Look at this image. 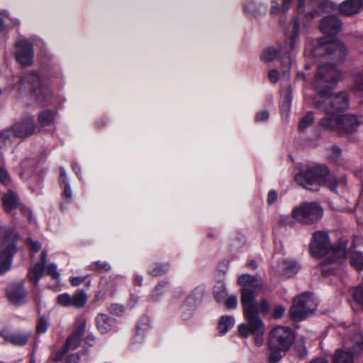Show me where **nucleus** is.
Listing matches in <instances>:
<instances>
[{
	"instance_id": "39",
	"label": "nucleus",
	"mask_w": 363,
	"mask_h": 363,
	"mask_svg": "<svg viewBox=\"0 0 363 363\" xmlns=\"http://www.w3.org/2000/svg\"><path fill=\"white\" fill-rule=\"evenodd\" d=\"M313 121V116L311 112H308L306 115L303 117L299 122V128L301 130L306 129L308 127Z\"/></svg>"
},
{
	"instance_id": "48",
	"label": "nucleus",
	"mask_w": 363,
	"mask_h": 363,
	"mask_svg": "<svg viewBox=\"0 0 363 363\" xmlns=\"http://www.w3.org/2000/svg\"><path fill=\"white\" fill-rule=\"evenodd\" d=\"M48 328V324L45 318L43 316L39 318L38 322L36 325V330L38 333H45Z\"/></svg>"
},
{
	"instance_id": "62",
	"label": "nucleus",
	"mask_w": 363,
	"mask_h": 363,
	"mask_svg": "<svg viewBox=\"0 0 363 363\" xmlns=\"http://www.w3.org/2000/svg\"><path fill=\"white\" fill-rule=\"evenodd\" d=\"M306 0H298V5L297 6V11L298 13H302L304 12L305 7H304V3Z\"/></svg>"
},
{
	"instance_id": "12",
	"label": "nucleus",
	"mask_w": 363,
	"mask_h": 363,
	"mask_svg": "<svg viewBox=\"0 0 363 363\" xmlns=\"http://www.w3.org/2000/svg\"><path fill=\"white\" fill-rule=\"evenodd\" d=\"M48 253L45 250L41 252V263H36L34 267L30 269L28 276L31 282L34 285H37L39 280L43 275L44 270H46V273L52 276L54 279H58L60 274L57 272V265L54 263H51L45 267L47 262Z\"/></svg>"
},
{
	"instance_id": "10",
	"label": "nucleus",
	"mask_w": 363,
	"mask_h": 363,
	"mask_svg": "<svg viewBox=\"0 0 363 363\" xmlns=\"http://www.w3.org/2000/svg\"><path fill=\"white\" fill-rule=\"evenodd\" d=\"M315 309L316 303L313 295L309 292H304L294 298L290 313L294 320L300 321L313 314Z\"/></svg>"
},
{
	"instance_id": "46",
	"label": "nucleus",
	"mask_w": 363,
	"mask_h": 363,
	"mask_svg": "<svg viewBox=\"0 0 363 363\" xmlns=\"http://www.w3.org/2000/svg\"><path fill=\"white\" fill-rule=\"evenodd\" d=\"M86 320L84 318L78 320V325L72 335L82 337L85 332Z\"/></svg>"
},
{
	"instance_id": "29",
	"label": "nucleus",
	"mask_w": 363,
	"mask_h": 363,
	"mask_svg": "<svg viewBox=\"0 0 363 363\" xmlns=\"http://www.w3.org/2000/svg\"><path fill=\"white\" fill-rule=\"evenodd\" d=\"M16 138L12 126L0 131V147H6L11 144L13 138Z\"/></svg>"
},
{
	"instance_id": "63",
	"label": "nucleus",
	"mask_w": 363,
	"mask_h": 363,
	"mask_svg": "<svg viewBox=\"0 0 363 363\" xmlns=\"http://www.w3.org/2000/svg\"><path fill=\"white\" fill-rule=\"evenodd\" d=\"M298 347H300V350H301V351H300L298 353V356L301 358H305L308 355V352L306 350L305 346L303 345H299Z\"/></svg>"
},
{
	"instance_id": "44",
	"label": "nucleus",
	"mask_w": 363,
	"mask_h": 363,
	"mask_svg": "<svg viewBox=\"0 0 363 363\" xmlns=\"http://www.w3.org/2000/svg\"><path fill=\"white\" fill-rule=\"evenodd\" d=\"M269 303L267 299H262L260 302H257V314H267L269 311Z\"/></svg>"
},
{
	"instance_id": "54",
	"label": "nucleus",
	"mask_w": 363,
	"mask_h": 363,
	"mask_svg": "<svg viewBox=\"0 0 363 363\" xmlns=\"http://www.w3.org/2000/svg\"><path fill=\"white\" fill-rule=\"evenodd\" d=\"M269 79L272 83H276L279 78V73L277 69H271L268 73Z\"/></svg>"
},
{
	"instance_id": "59",
	"label": "nucleus",
	"mask_w": 363,
	"mask_h": 363,
	"mask_svg": "<svg viewBox=\"0 0 363 363\" xmlns=\"http://www.w3.org/2000/svg\"><path fill=\"white\" fill-rule=\"evenodd\" d=\"M67 178L66 172L64 167L60 168V185H62L65 183H67Z\"/></svg>"
},
{
	"instance_id": "7",
	"label": "nucleus",
	"mask_w": 363,
	"mask_h": 363,
	"mask_svg": "<svg viewBox=\"0 0 363 363\" xmlns=\"http://www.w3.org/2000/svg\"><path fill=\"white\" fill-rule=\"evenodd\" d=\"M18 239L19 235L15 230L0 225V274L10 269Z\"/></svg>"
},
{
	"instance_id": "37",
	"label": "nucleus",
	"mask_w": 363,
	"mask_h": 363,
	"mask_svg": "<svg viewBox=\"0 0 363 363\" xmlns=\"http://www.w3.org/2000/svg\"><path fill=\"white\" fill-rule=\"evenodd\" d=\"M87 269L91 270H100L103 269L104 271H109L111 269V267L109 263L106 262L102 261H96L92 264L87 266Z\"/></svg>"
},
{
	"instance_id": "16",
	"label": "nucleus",
	"mask_w": 363,
	"mask_h": 363,
	"mask_svg": "<svg viewBox=\"0 0 363 363\" xmlns=\"http://www.w3.org/2000/svg\"><path fill=\"white\" fill-rule=\"evenodd\" d=\"M16 138H27L34 134L35 123L33 116H28L14 123L12 125Z\"/></svg>"
},
{
	"instance_id": "35",
	"label": "nucleus",
	"mask_w": 363,
	"mask_h": 363,
	"mask_svg": "<svg viewBox=\"0 0 363 363\" xmlns=\"http://www.w3.org/2000/svg\"><path fill=\"white\" fill-rule=\"evenodd\" d=\"M351 294L354 301L363 308V284L354 287Z\"/></svg>"
},
{
	"instance_id": "61",
	"label": "nucleus",
	"mask_w": 363,
	"mask_h": 363,
	"mask_svg": "<svg viewBox=\"0 0 363 363\" xmlns=\"http://www.w3.org/2000/svg\"><path fill=\"white\" fill-rule=\"evenodd\" d=\"M308 363H329L328 359L323 357H318L311 359Z\"/></svg>"
},
{
	"instance_id": "30",
	"label": "nucleus",
	"mask_w": 363,
	"mask_h": 363,
	"mask_svg": "<svg viewBox=\"0 0 363 363\" xmlns=\"http://www.w3.org/2000/svg\"><path fill=\"white\" fill-rule=\"evenodd\" d=\"M282 269L284 275L291 277L299 271L300 267L294 260L284 259L282 262Z\"/></svg>"
},
{
	"instance_id": "64",
	"label": "nucleus",
	"mask_w": 363,
	"mask_h": 363,
	"mask_svg": "<svg viewBox=\"0 0 363 363\" xmlns=\"http://www.w3.org/2000/svg\"><path fill=\"white\" fill-rule=\"evenodd\" d=\"M143 281V278L142 276L140 275H136L135 277V283L139 286H140L142 284Z\"/></svg>"
},
{
	"instance_id": "9",
	"label": "nucleus",
	"mask_w": 363,
	"mask_h": 363,
	"mask_svg": "<svg viewBox=\"0 0 363 363\" xmlns=\"http://www.w3.org/2000/svg\"><path fill=\"white\" fill-rule=\"evenodd\" d=\"M323 214V208L317 202H303L294 207L291 215L299 223L312 225L319 221Z\"/></svg>"
},
{
	"instance_id": "23",
	"label": "nucleus",
	"mask_w": 363,
	"mask_h": 363,
	"mask_svg": "<svg viewBox=\"0 0 363 363\" xmlns=\"http://www.w3.org/2000/svg\"><path fill=\"white\" fill-rule=\"evenodd\" d=\"M96 324L101 333H106L111 330L115 325V320L105 314H100L96 317Z\"/></svg>"
},
{
	"instance_id": "32",
	"label": "nucleus",
	"mask_w": 363,
	"mask_h": 363,
	"mask_svg": "<svg viewBox=\"0 0 363 363\" xmlns=\"http://www.w3.org/2000/svg\"><path fill=\"white\" fill-rule=\"evenodd\" d=\"M170 266L167 264H155L149 270V274L151 276L157 277L162 276L169 272Z\"/></svg>"
},
{
	"instance_id": "22",
	"label": "nucleus",
	"mask_w": 363,
	"mask_h": 363,
	"mask_svg": "<svg viewBox=\"0 0 363 363\" xmlns=\"http://www.w3.org/2000/svg\"><path fill=\"white\" fill-rule=\"evenodd\" d=\"M244 9L246 13L251 14L255 18H258L266 11L267 5L261 2L257 3L254 0H247Z\"/></svg>"
},
{
	"instance_id": "58",
	"label": "nucleus",
	"mask_w": 363,
	"mask_h": 363,
	"mask_svg": "<svg viewBox=\"0 0 363 363\" xmlns=\"http://www.w3.org/2000/svg\"><path fill=\"white\" fill-rule=\"evenodd\" d=\"M67 360L69 363H79V357L77 353L70 354L68 355Z\"/></svg>"
},
{
	"instance_id": "5",
	"label": "nucleus",
	"mask_w": 363,
	"mask_h": 363,
	"mask_svg": "<svg viewBox=\"0 0 363 363\" xmlns=\"http://www.w3.org/2000/svg\"><path fill=\"white\" fill-rule=\"evenodd\" d=\"M14 88L20 93L30 92L41 102L47 105L51 103L52 94L44 77L36 72H30L19 79Z\"/></svg>"
},
{
	"instance_id": "2",
	"label": "nucleus",
	"mask_w": 363,
	"mask_h": 363,
	"mask_svg": "<svg viewBox=\"0 0 363 363\" xmlns=\"http://www.w3.org/2000/svg\"><path fill=\"white\" fill-rule=\"evenodd\" d=\"M340 78V74L333 63H322L319 65L313 81V86L317 92L314 102L319 109L326 113L330 111H344L349 108V95L345 91L330 94Z\"/></svg>"
},
{
	"instance_id": "34",
	"label": "nucleus",
	"mask_w": 363,
	"mask_h": 363,
	"mask_svg": "<svg viewBox=\"0 0 363 363\" xmlns=\"http://www.w3.org/2000/svg\"><path fill=\"white\" fill-rule=\"evenodd\" d=\"M281 64L283 68V76L288 78L291 69V60L288 52H284L281 55Z\"/></svg>"
},
{
	"instance_id": "55",
	"label": "nucleus",
	"mask_w": 363,
	"mask_h": 363,
	"mask_svg": "<svg viewBox=\"0 0 363 363\" xmlns=\"http://www.w3.org/2000/svg\"><path fill=\"white\" fill-rule=\"evenodd\" d=\"M277 199V193L274 190H271L267 196V201L269 204H273Z\"/></svg>"
},
{
	"instance_id": "52",
	"label": "nucleus",
	"mask_w": 363,
	"mask_h": 363,
	"mask_svg": "<svg viewBox=\"0 0 363 363\" xmlns=\"http://www.w3.org/2000/svg\"><path fill=\"white\" fill-rule=\"evenodd\" d=\"M9 18V13L6 11L0 12V33L5 30V21Z\"/></svg>"
},
{
	"instance_id": "14",
	"label": "nucleus",
	"mask_w": 363,
	"mask_h": 363,
	"mask_svg": "<svg viewBox=\"0 0 363 363\" xmlns=\"http://www.w3.org/2000/svg\"><path fill=\"white\" fill-rule=\"evenodd\" d=\"M1 200L4 208L6 213L13 214L14 211L19 209L21 212L25 216H26L29 220H31V211L28 208L21 205L19 199L15 192L9 190L6 194H4Z\"/></svg>"
},
{
	"instance_id": "21",
	"label": "nucleus",
	"mask_w": 363,
	"mask_h": 363,
	"mask_svg": "<svg viewBox=\"0 0 363 363\" xmlns=\"http://www.w3.org/2000/svg\"><path fill=\"white\" fill-rule=\"evenodd\" d=\"M362 5L359 0H345L339 5L340 12L345 16H352L359 13Z\"/></svg>"
},
{
	"instance_id": "60",
	"label": "nucleus",
	"mask_w": 363,
	"mask_h": 363,
	"mask_svg": "<svg viewBox=\"0 0 363 363\" xmlns=\"http://www.w3.org/2000/svg\"><path fill=\"white\" fill-rule=\"evenodd\" d=\"M292 0H283V4L281 5V11L284 13H286L290 8Z\"/></svg>"
},
{
	"instance_id": "1",
	"label": "nucleus",
	"mask_w": 363,
	"mask_h": 363,
	"mask_svg": "<svg viewBox=\"0 0 363 363\" xmlns=\"http://www.w3.org/2000/svg\"><path fill=\"white\" fill-rule=\"evenodd\" d=\"M238 283L242 286L241 303L247 320L238 326V333L244 338L252 335L256 345L260 347L264 342L265 325L257 314L256 298L262 287V279L245 274L238 277Z\"/></svg>"
},
{
	"instance_id": "56",
	"label": "nucleus",
	"mask_w": 363,
	"mask_h": 363,
	"mask_svg": "<svg viewBox=\"0 0 363 363\" xmlns=\"http://www.w3.org/2000/svg\"><path fill=\"white\" fill-rule=\"evenodd\" d=\"M85 279L86 277H74L70 278V282L73 286H76L81 284Z\"/></svg>"
},
{
	"instance_id": "17",
	"label": "nucleus",
	"mask_w": 363,
	"mask_h": 363,
	"mask_svg": "<svg viewBox=\"0 0 363 363\" xmlns=\"http://www.w3.org/2000/svg\"><path fill=\"white\" fill-rule=\"evenodd\" d=\"M32 336L30 331L14 333L9 328H4L0 330V337L7 343L16 346L25 345Z\"/></svg>"
},
{
	"instance_id": "24",
	"label": "nucleus",
	"mask_w": 363,
	"mask_h": 363,
	"mask_svg": "<svg viewBox=\"0 0 363 363\" xmlns=\"http://www.w3.org/2000/svg\"><path fill=\"white\" fill-rule=\"evenodd\" d=\"M347 256H350V262L352 266L359 271L363 269V253L360 252H351L346 249L345 257L340 259H336V262L344 260Z\"/></svg>"
},
{
	"instance_id": "41",
	"label": "nucleus",
	"mask_w": 363,
	"mask_h": 363,
	"mask_svg": "<svg viewBox=\"0 0 363 363\" xmlns=\"http://www.w3.org/2000/svg\"><path fill=\"white\" fill-rule=\"evenodd\" d=\"M352 89L355 91H363V75L356 74L353 76Z\"/></svg>"
},
{
	"instance_id": "27",
	"label": "nucleus",
	"mask_w": 363,
	"mask_h": 363,
	"mask_svg": "<svg viewBox=\"0 0 363 363\" xmlns=\"http://www.w3.org/2000/svg\"><path fill=\"white\" fill-rule=\"evenodd\" d=\"M235 320L233 316L223 315L218 323V330L221 334L227 333L235 325Z\"/></svg>"
},
{
	"instance_id": "51",
	"label": "nucleus",
	"mask_w": 363,
	"mask_h": 363,
	"mask_svg": "<svg viewBox=\"0 0 363 363\" xmlns=\"http://www.w3.org/2000/svg\"><path fill=\"white\" fill-rule=\"evenodd\" d=\"M110 313L114 315H121L123 312V306L120 304H112L108 308Z\"/></svg>"
},
{
	"instance_id": "18",
	"label": "nucleus",
	"mask_w": 363,
	"mask_h": 363,
	"mask_svg": "<svg viewBox=\"0 0 363 363\" xmlns=\"http://www.w3.org/2000/svg\"><path fill=\"white\" fill-rule=\"evenodd\" d=\"M6 295L10 302L20 305L25 302L26 290L21 282L11 284L6 288Z\"/></svg>"
},
{
	"instance_id": "8",
	"label": "nucleus",
	"mask_w": 363,
	"mask_h": 363,
	"mask_svg": "<svg viewBox=\"0 0 363 363\" xmlns=\"http://www.w3.org/2000/svg\"><path fill=\"white\" fill-rule=\"evenodd\" d=\"M360 122L354 114H330L321 118L319 125L322 128L340 134H350L358 130Z\"/></svg>"
},
{
	"instance_id": "57",
	"label": "nucleus",
	"mask_w": 363,
	"mask_h": 363,
	"mask_svg": "<svg viewBox=\"0 0 363 363\" xmlns=\"http://www.w3.org/2000/svg\"><path fill=\"white\" fill-rule=\"evenodd\" d=\"M9 180V178L7 172L0 168V182L6 184Z\"/></svg>"
},
{
	"instance_id": "42",
	"label": "nucleus",
	"mask_w": 363,
	"mask_h": 363,
	"mask_svg": "<svg viewBox=\"0 0 363 363\" xmlns=\"http://www.w3.org/2000/svg\"><path fill=\"white\" fill-rule=\"evenodd\" d=\"M271 352L269 354L268 360L269 363H278L281 359V352L286 350H269Z\"/></svg>"
},
{
	"instance_id": "45",
	"label": "nucleus",
	"mask_w": 363,
	"mask_h": 363,
	"mask_svg": "<svg viewBox=\"0 0 363 363\" xmlns=\"http://www.w3.org/2000/svg\"><path fill=\"white\" fill-rule=\"evenodd\" d=\"M26 244L29 247V249L34 252H38L41 248V243L37 240H33V239L28 238L26 240Z\"/></svg>"
},
{
	"instance_id": "38",
	"label": "nucleus",
	"mask_w": 363,
	"mask_h": 363,
	"mask_svg": "<svg viewBox=\"0 0 363 363\" xmlns=\"http://www.w3.org/2000/svg\"><path fill=\"white\" fill-rule=\"evenodd\" d=\"M57 303L64 307H72V296L68 293L61 294L57 297Z\"/></svg>"
},
{
	"instance_id": "20",
	"label": "nucleus",
	"mask_w": 363,
	"mask_h": 363,
	"mask_svg": "<svg viewBox=\"0 0 363 363\" xmlns=\"http://www.w3.org/2000/svg\"><path fill=\"white\" fill-rule=\"evenodd\" d=\"M341 26V21L335 16H327L320 23V30L326 35L337 33L340 30Z\"/></svg>"
},
{
	"instance_id": "47",
	"label": "nucleus",
	"mask_w": 363,
	"mask_h": 363,
	"mask_svg": "<svg viewBox=\"0 0 363 363\" xmlns=\"http://www.w3.org/2000/svg\"><path fill=\"white\" fill-rule=\"evenodd\" d=\"M329 152L328 157L332 162H336L341 155V150L337 146L332 147Z\"/></svg>"
},
{
	"instance_id": "49",
	"label": "nucleus",
	"mask_w": 363,
	"mask_h": 363,
	"mask_svg": "<svg viewBox=\"0 0 363 363\" xmlns=\"http://www.w3.org/2000/svg\"><path fill=\"white\" fill-rule=\"evenodd\" d=\"M279 13L285 14L286 13H284L281 11V6H279V4L277 1H272L271 2V9H270V14L277 15Z\"/></svg>"
},
{
	"instance_id": "6",
	"label": "nucleus",
	"mask_w": 363,
	"mask_h": 363,
	"mask_svg": "<svg viewBox=\"0 0 363 363\" xmlns=\"http://www.w3.org/2000/svg\"><path fill=\"white\" fill-rule=\"evenodd\" d=\"M348 332H354L348 340L344 339L342 347L335 350L333 355L334 363H353L356 356L363 352V336L355 325L350 326Z\"/></svg>"
},
{
	"instance_id": "53",
	"label": "nucleus",
	"mask_w": 363,
	"mask_h": 363,
	"mask_svg": "<svg viewBox=\"0 0 363 363\" xmlns=\"http://www.w3.org/2000/svg\"><path fill=\"white\" fill-rule=\"evenodd\" d=\"M285 312V308L282 306H277L273 312V318L275 319L281 318Z\"/></svg>"
},
{
	"instance_id": "50",
	"label": "nucleus",
	"mask_w": 363,
	"mask_h": 363,
	"mask_svg": "<svg viewBox=\"0 0 363 363\" xmlns=\"http://www.w3.org/2000/svg\"><path fill=\"white\" fill-rule=\"evenodd\" d=\"M269 117V111L267 110H264V111H259L257 113L256 117H255V121L257 123L265 122L268 120Z\"/></svg>"
},
{
	"instance_id": "31",
	"label": "nucleus",
	"mask_w": 363,
	"mask_h": 363,
	"mask_svg": "<svg viewBox=\"0 0 363 363\" xmlns=\"http://www.w3.org/2000/svg\"><path fill=\"white\" fill-rule=\"evenodd\" d=\"M87 301V295L84 291H80L72 296V307L82 308Z\"/></svg>"
},
{
	"instance_id": "4",
	"label": "nucleus",
	"mask_w": 363,
	"mask_h": 363,
	"mask_svg": "<svg viewBox=\"0 0 363 363\" xmlns=\"http://www.w3.org/2000/svg\"><path fill=\"white\" fill-rule=\"evenodd\" d=\"M295 180L301 186L310 190L317 191L323 185L335 193H337V186L346 185L345 178L337 181L336 177L330 173L328 167L324 165H317L300 171L295 176Z\"/></svg>"
},
{
	"instance_id": "13",
	"label": "nucleus",
	"mask_w": 363,
	"mask_h": 363,
	"mask_svg": "<svg viewBox=\"0 0 363 363\" xmlns=\"http://www.w3.org/2000/svg\"><path fill=\"white\" fill-rule=\"evenodd\" d=\"M15 57L16 61L22 67L32 65L34 57V50L31 43L27 40H20L16 43Z\"/></svg>"
},
{
	"instance_id": "11",
	"label": "nucleus",
	"mask_w": 363,
	"mask_h": 363,
	"mask_svg": "<svg viewBox=\"0 0 363 363\" xmlns=\"http://www.w3.org/2000/svg\"><path fill=\"white\" fill-rule=\"evenodd\" d=\"M295 340L292 330L286 326H277L269 335L267 345L269 350H289Z\"/></svg>"
},
{
	"instance_id": "15",
	"label": "nucleus",
	"mask_w": 363,
	"mask_h": 363,
	"mask_svg": "<svg viewBox=\"0 0 363 363\" xmlns=\"http://www.w3.org/2000/svg\"><path fill=\"white\" fill-rule=\"evenodd\" d=\"M319 45L328 55H334L338 62H342L347 56L346 47L337 38H331L330 40L328 42L325 38H322L319 42Z\"/></svg>"
},
{
	"instance_id": "19",
	"label": "nucleus",
	"mask_w": 363,
	"mask_h": 363,
	"mask_svg": "<svg viewBox=\"0 0 363 363\" xmlns=\"http://www.w3.org/2000/svg\"><path fill=\"white\" fill-rule=\"evenodd\" d=\"M214 294L216 300L218 302L224 301V304L228 309H235L238 306V298L235 294H231L226 298V288L223 284H220L214 288Z\"/></svg>"
},
{
	"instance_id": "26",
	"label": "nucleus",
	"mask_w": 363,
	"mask_h": 363,
	"mask_svg": "<svg viewBox=\"0 0 363 363\" xmlns=\"http://www.w3.org/2000/svg\"><path fill=\"white\" fill-rule=\"evenodd\" d=\"M57 115L55 110L46 109L41 111L38 115V123L41 126H48L52 123Z\"/></svg>"
},
{
	"instance_id": "40",
	"label": "nucleus",
	"mask_w": 363,
	"mask_h": 363,
	"mask_svg": "<svg viewBox=\"0 0 363 363\" xmlns=\"http://www.w3.org/2000/svg\"><path fill=\"white\" fill-rule=\"evenodd\" d=\"M167 282L162 281V282H160V284H158V285L155 287V289L152 293V298L154 300H157L160 298V296H162L164 293L165 289L167 288Z\"/></svg>"
},
{
	"instance_id": "33",
	"label": "nucleus",
	"mask_w": 363,
	"mask_h": 363,
	"mask_svg": "<svg viewBox=\"0 0 363 363\" xmlns=\"http://www.w3.org/2000/svg\"><path fill=\"white\" fill-rule=\"evenodd\" d=\"M300 22L298 19H295L294 22L293 30L288 38L289 40V44L291 50H293L296 43V39L299 35Z\"/></svg>"
},
{
	"instance_id": "25",
	"label": "nucleus",
	"mask_w": 363,
	"mask_h": 363,
	"mask_svg": "<svg viewBox=\"0 0 363 363\" xmlns=\"http://www.w3.org/2000/svg\"><path fill=\"white\" fill-rule=\"evenodd\" d=\"M281 52L282 48L280 45H277L274 47H268L262 51L260 55V59L264 62H270Z\"/></svg>"
},
{
	"instance_id": "43",
	"label": "nucleus",
	"mask_w": 363,
	"mask_h": 363,
	"mask_svg": "<svg viewBox=\"0 0 363 363\" xmlns=\"http://www.w3.org/2000/svg\"><path fill=\"white\" fill-rule=\"evenodd\" d=\"M61 186H63V188H64L63 193H62V197H63L64 200L67 203H69L71 202L72 198V191L70 185H69V182H67V183L63 184Z\"/></svg>"
},
{
	"instance_id": "28",
	"label": "nucleus",
	"mask_w": 363,
	"mask_h": 363,
	"mask_svg": "<svg viewBox=\"0 0 363 363\" xmlns=\"http://www.w3.org/2000/svg\"><path fill=\"white\" fill-rule=\"evenodd\" d=\"M291 100V87L288 86L283 88L281 92V109L282 111L288 112L289 111Z\"/></svg>"
},
{
	"instance_id": "3",
	"label": "nucleus",
	"mask_w": 363,
	"mask_h": 363,
	"mask_svg": "<svg viewBox=\"0 0 363 363\" xmlns=\"http://www.w3.org/2000/svg\"><path fill=\"white\" fill-rule=\"evenodd\" d=\"M310 251L314 257L320 258L328 255V257L320 263V269L323 275L331 274L336 264V259L344 258L346 255V242H339L335 246L331 245L328 233L325 231L317 230L313 234L310 243Z\"/></svg>"
},
{
	"instance_id": "36",
	"label": "nucleus",
	"mask_w": 363,
	"mask_h": 363,
	"mask_svg": "<svg viewBox=\"0 0 363 363\" xmlns=\"http://www.w3.org/2000/svg\"><path fill=\"white\" fill-rule=\"evenodd\" d=\"M81 338L77 335H72L67 340L65 347L67 350H75L77 349L79 345L81 344Z\"/></svg>"
}]
</instances>
